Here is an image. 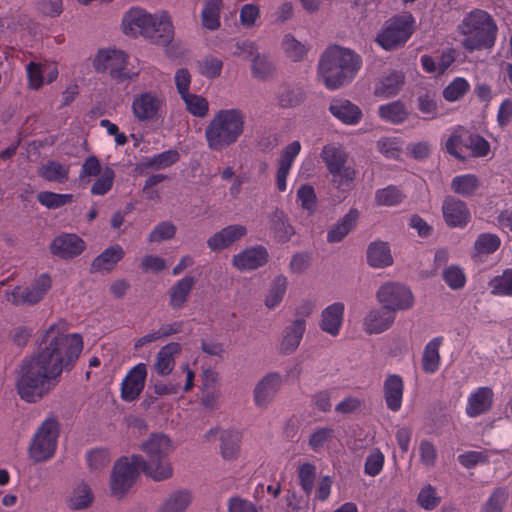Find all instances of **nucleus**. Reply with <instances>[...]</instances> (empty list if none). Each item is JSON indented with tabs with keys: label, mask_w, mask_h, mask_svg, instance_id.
Instances as JSON below:
<instances>
[{
	"label": "nucleus",
	"mask_w": 512,
	"mask_h": 512,
	"mask_svg": "<svg viewBox=\"0 0 512 512\" xmlns=\"http://www.w3.org/2000/svg\"><path fill=\"white\" fill-rule=\"evenodd\" d=\"M220 451L225 460H233L239 454L240 435L236 431L225 430L220 434Z\"/></svg>",
	"instance_id": "38"
},
{
	"label": "nucleus",
	"mask_w": 512,
	"mask_h": 512,
	"mask_svg": "<svg viewBox=\"0 0 512 512\" xmlns=\"http://www.w3.org/2000/svg\"><path fill=\"white\" fill-rule=\"evenodd\" d=\"M493 390L490 387H478L473 391L467 401L466 413L470 417H477L489 411L493 402Z\"/></svg>",
	"instance_id": "17"
},
{
	"label": "nucleus",
	"mask_w": 512,
	"mask_h": 512,
	"mask_svg": "<svg viewBox=\"0 0 512 512\" xmlns=\"http://www.w3.org/2000/svg\"><path fill=\"white\" fill-rule=\"evenodd\" d=\"M94 501L91 487L84 482L78 483L72 490L68 504L72 510H84L89 508Z\"/></svg>",
	"instance_id": "32"
},
{
	"label": "nucleus",
	"mask_w": 512,
	"mask_h": 512,
	"mask_svg": "<svg viewBox=\"0 0 512 512\" xmlns=\"http://www.w3.org/2000/svg\"><path fill=\"white\" fill-rule=\"evenodd\" d=\"M379 302L395 313L397 310L407 309L412 305L413 297L411 292L398 283H386L377 293Z\"/></svg>",
	"instance_id": "13"
},
{
	"label": "nucleus",
	"mask_w": 512,
	"mask_h": 512,
	"mask_svg": "<svg viewBox=\"0 0 512 512\" xmlns=\"http://www.w3.org/2000/svg\"><path fill=\"white\" fill-rule=\"evenodd\" d=\"M306 323L304 318L295 319L285 330L281 342V352L286 355L292 354L298 347L305 332Z\"/></svg>",
	"instance_id": "25"
},
{
	"label": "nucleus",
	"mask_w": 512,
	"mask_h": 512,
	"mask_svg": "<svg viewBox=\"0 0 512 512\" xmlns=\"http://www.w3.org/2000/svg\"><path fill=\"white\" fill-rule=\"evenodd\" d=\"M394 321V313L384 306L372 309L364 320L365 331L368 334H378L387 330Z\"/></svg>",
	"instance_id": "20"
},
{
	"label": "nucleus",
	"mask_w": 512,
	"mask_h": 512,
	"mask_svg": "<svg viewBox=\"0 0 512 512\" xmlns=\"http://www.w3.org/2000/svg\"><path fill=\"white\" fill-rule=\"evenodd\" d=\"M38 201L48 209H57L73 201L72 194H57L54 192L43 191L37 195Z\"/></svg>",
	"instance_id": "48"
},
{
	"label": "nucleus",
	"mask_w": 512,
	"mask_h": 512,
	"mask_svg": "<svg viewBox=\"0 0 512 512\" xmlns=\"http://www.w3.org/2000/svg\"><path fill=\"white\" fill-rule=\"evenodd\" d=\"M329 109L335 117L346 124H355L361 117L360 109L348 100H335Z\"/></svg>",
	"instance_id": "31"
},
{
	"label": "nucleus",
	"mask_w": 512,
	"mask_h": 512,
	"mask_svg": "<svg viewBox=\"0 0 512 512\" xmlns=\"http://www.w3.org/2000/svg\"><path fill=\"white\" fill-rule=\"evenodd\" d=\"M85 248V241L73 233H63L56 236L49 246L50 253L63 260L78 257Z\"/></svg>",
	"instance_id": "14"
},
{
	"label": "nucleus",
	"mask_w": 512,
	"mask_h": 512,
	"mask_svg": "<svg viewBox=\"0 0 512 512\" xmlns=\"http://www.w3.org/2000/svg\"><path fill=\"white\" fill-rule=\"evenodd\" d=\"M191 494L187 490H178L170 495L159 506L157 512H184L191 503Z\"/></svg>",
	"instance_id": "35"
},
{
	"label": "nucleus",
	"mask_w": 512,
	"mask_h": 512,
	"mask_svg": "<svg viewBox=\"0 0 512 512\" xmlns=\"http://www.w3.org/2000/svg\"><path fill=\"white\" fill-rule=\"evenodd\" d=\"M124 33L140 34L152 43L166 46L174 38V27L170 15L166 11L151 14L142 8H132L123 19Z\"/></svg>",
	"instance_id": "3"
},
{
	"label": "nucleus",
	"mask_w": 512,
	"mask_h": 512,
	"mask_svg": "<svg viewBox=\"0 0 512 512\" xmlns=\"http://www.w3.org/2000/svg\"><path fill=\"white\" fill-rule=\"evenodd\" d=\"M178 159L179 153L175 150H169L149 159L147 162L143 163V166L146 168L159 170L172 165Z\"/></svg>",
	"instance_id": "53"
},
{
	"label": "nucleus",
	"mask_w": 512,
	"mask_h": 512,
	"mask_svg": "<svg viewBox=\"0 0 512 512\" xmlns=\"http://www.w3.org/2000/svg\"><path fill=\"white\" fill-rule=\"evenodd\" d=\"M161 95L148 91L137 95L132 103L134 116L140 121H149L157 118L162 107Z\"/></svg>",
	"instance_id": "15"
},
{
	"label": "nucleus",
	"mask_w": 512,
	"mask_h": 512,
	"mask_svg": "<svg viewBox=\"0 0 512 512\" xmlns=\"http://www.w3.org/2000/svg\"><path fill=\"white\" fill-rule=\"evenodd\" d=\"M457 31L463 36L462 46L473 52L491 49L496 42L498 27L487 11L473 9L458 24Z\"/></svg>",
	"instance_id": "4"
},
{
	"label": "nucleus",
	"mask_w": 512,
	"mask_h": 512,
	"mask_svg": "<svg viewBox=\"0 0 512 512\" xmlns=\"http://www.w3.org/2000/svg\"><path fill=\"white\" fill-rule=\"evenodd\" d=\"M64 323L53 324L46 331L39 351L23 361L16 387L27 402L40 400L55 385L65 366L72 364L83 348L78 334H65Z\"/></svg>",
	"instance_id": "1"
},
{
	"label": "nucleus",
	"mask_w": 512,
	"mask_h": 512,
	"mask_svg": "<svg viewBox=\"0 0 512 512\" xmlns=\"http://www.w3.org/2000/svg\"><path fill=\"white\" fill-rule=\"evenodd\" d=\"M442 338H435L429 342L424 350L422 366L425 372L433 373L439 365V347L442 344Z\"/></svg>",
	"instance_id": "41"
},
{
	"label": "nucleus",
	"mask_w": 512,
	"mask_h": 512,
	"mask_svg": "<svg viewBox=\"0 0 512 512\" xmlns=\"http://www.w3.org/2000/svg\"><path fill=\"white\" fill-rule=\"evenodd\" d=\"M301 145L298 141L289 144L283 151L277 171V188L279 191H286V178L294 161V158L299 154Z\"/></svg>",
	"instance_id": "24"
},
{
	"label": "nucleus",
	"mask_w": 512,
	"mask_h": 512,
	"mask_svg": "<svg viewBox=\"0 0 512 512\" xmlns=\"http://www.w3.org/2000/svg\"><path fill=\"white\" fill-rule=\"evenodd\" d=\"M491 293L496 296H512V269H506L489 282Z\"/></svg>",
	"instance_id": "42"
},
{
	"label": "nucleus",
	"mask_w": 512,
	"mask_h": 512,
	"mask_svg": "<svg viewBox=\"0 0 512 512\" xmlns=\"http://www.w3.org/2000/svg\"><path fill=\"white\" fill-rule=\"evenodd\" d=\"M147 376L146 365L140 363L133 367L123 380L121 387L122 398L126 401L136 399L142 392Z\"/></svg>",
	"instance_id": "16"
},
{
	"label": "nucleus",
	"mask_w": 512,
	"mask_h": 512,
	"mask_svg": "<svg viewBox=\"0 0 512 512\" xmlns=\"http://www.w3.org/2000/svg\"><path fill=\"white\" fill-rule=\"evenodd\" d=\"M59 424L54 418L46 419L37 430L29 447V455L35 462H43L51 458L55 452Z\"/></svg>",
	"instance_id": "9"
},
{
	"label": "nucleus",
	"mask_w": 512,
	"mask_h": 512,
	"mask_svg": "<svg viewBox=\"0 0 512 512\" xmlns=\"http://www.w3.org/2000/svg\"><path fill=\"white\" fill-rule=\"evenodd\" d=\"M247 234L243 225H230L213 234L207 241L212 251L223 250Z\"/></svg>",
	"instance_id": "18"
},
{
	"label": "nucleus",
	"mask_w": 512,
	"mask_h": 512,
	"mask_svg": "<svg viewBox=\"0 0 512 512\" xmlns=\"http://www.w3.org/2000/svg\"><path fill=\"white\" fill-rule=\"evenodd\" d=\"M381 118L392 123L403 122L408 117V111L403 103L395 101L379 108Z\"/></svg>",
	"instance_id": "43"
},
{
	"label": "nucleus",
	"mask_w": 512,
	"mask_h": 512,
	"mask_svg": "<svg viewBox=\"0 0 512 512\" xmlns=\"http://www.w3.org/2000/svg\"><path fill=\"white\" fill-rule=\"evenodd\" d=\"M279 384L276 373L266 375L254 389V400L257 406H265L274 396Z\"/></svg>",
	"instance_id": "28"
},
{
	"label": "nucleus",
	"mask_w": 512,
	"mask_h": 512,
	"mask_svg": "<svg viewBox=\"0 0 512 512\" xmlns=\"http://www.w3.org/2000/svg\"><path fill=\"white\" fill-rule=\"evenodd\" d=\"M471 221V212L464 201L450 198V228H464Z\"/></svg>",
	"instance_id": "39"
},
{
	"label": "nucleus",
	"mask_w": 512,
	"mask_h": 512,
	"mask_svg": "<svg viewBox=\"0 0 512 512\" xmlns=\"http://www.w3.org/2000/svg\"><path fill=\"white\" fill-rule=\"evenodd\" d=\"M335 436L334 430L329 427L319 428L309 438L310 447L317 451Z\"/></svg>",
	"instance_id": "58"
},
{
	"label": "nucleus",
	"mask_w": 512,
	"mask_h": 512,
	"mask_svg": "<svg viewBox=\"0 0 512 512\" xmlns=\"http://www.w3.org/2000/svg\"><path fill=\"white\" fill-rule=\"evenodd\" d=\"M417 503L425 510H433L439 505L440 498L437 496L435 489L431 485H426L420 490L417 497Z\"/></svg>",
	"instance_id": "54"
},
{
	"label": "nucleus",
	"mask_w": 512,
	"mask_h": 512,
	"mask_svg": "<svg viewBox=\"0 0 512 512\" xmlns=\"http://www.w3.org/2000/svg\"><path fill=\"white\" fill-rule=\"evenodd\" d=\"M278 105L282 108H292L304 101V93L301 89L283 85L277 92Z\"/></svg>",
	"instance_id": "40"
},
{
	"label": "nucleus",
	"mask_w": 512,
	"mask_h": 512,
	"mask_svg": "<svg viewBox=\"0 0 512 512\" xmlns=\"http://www.w3.org/2000/svg\"><path fill=\"white\" fill-rule=\"evenodd\" d=\"M384 464V455L379 451L376 450L373 453H371L365 462V473L370 476H376L378 475Z\"/></svg>",
	"instance_id": "63"
},
{
	"label": "nucleus",
	"mask_w": 512,
	"mask_h": 512,
	"mask_svg": "<svg viewBox=\"0 0 512 512\" xmlns=\"http://www.w3.org/2000/svg\"><path fill=\"white\" fill-rule=\"evenodd\" d=\"M36 8L46 16L57 17L62 11V0H36Z\"/></svg>",
	"instance_id": "62"
},
{
	"label": "nucleus",
	"mask_w": 512,
	"mask_h": 512,
	"mask_svg": "<svg viewBox=\"0 0 512 512\" xmlns=\"http://www.w3.org/2000/svg\"><path fill=\"white\" fill-rule=\"evenodd\" d=\"M245 115L239 109L219 110L205 128L208 148L222 152L235 144L244 131Z\"/></svg>",
	"instance_id": "5"
},
{
	"label": "nucleus",
	"mask_w": 512,
	"mask_h": 512,
	"mask_svg": "<svg viewBox=\"0 0 512 512\" xmlns=\"http://www.w3.org/2000/svg\"><path fill=\"white\" fill-rule=\"evenodd\" d=\"M181 351V345L179 343H169L163 346L156 355L153 369L160 376H166L170 374L174 368L175 360L174 356L179 354Z\"/></svg>",
	"instance_id": "23"
},
{
	"label": "nucleus",
	"mask_w": 512,
	"mask_h": 512,
	"mask_svg": "<svg viewBox=\"0 0 512 512\" xmlns=\"http://www.w3.org/2000/svg\"><path fill=\"white\" fill-rule=\"evenodd\" d=\"M344 305L334 303L322 312L321 328L332 336H336L343 320Z\"/></svg>",
	"instance_id": "29"
},
{
	"label": "nucleus",
	"mask_w": 512,
	"mask_h": 512,
	"mask_svg": "<svg viewBox=\"0 0 512 512\" xmlns=\"http://www.w3.org/2000/svg\"><path fill=\"white\" fill-rule=\"evenodd\" d=\"M367 261L375 268L390 266L393 263V257L388 244L382 241L371 243L367 249Z\"/></svg>",
	"instance_id": "30"
},
{
	"label": "nucleus",
	"mask_w": 512,
	"mask_h": 512,
	"mask_svg": "<svg viewBox=\"0 0 512 512\" xmlns=\"http://www.w3.org/2000/svg\"><path fill=\"white\" fill-rule=\"evenodd\" d=\"M402 195L399 190L394 187H388L380 190L376 194L377 203L380 205L391 206L401 201Z\"/></svg>",
	"instance_id": "64"
},
{
	"label": "nucleus",
	"mask_w": 512,
	"mask_h": 512,
	"mask_svg": "<svg viewBox=\"0 0 512 512\" xmlns=\"http://www.w3.org/2000/svg\"><path fill=\"white\" fill-rule=\"evenodd\" d=\"M463 146L471 151L475 158L485 157L490 152V143L479 134H468L462 141Z\"/></svg>",
	"instance_id": "44"
},
{
	"label": "nucleus",
	"mask_w": 512,
	"mask_h": 512,
	"mask_svg": "<svg viewBox=\"0 0 512 512\" xmlns=\"http://www.w3.org/2000/svg\"><path fill=\"white\" fill-rule=\"evenodd\" d=\"M282 47L286 55L294 62L303 60L307 52L305 44L298 41L292 34H286L284 36Z\"/></svg>",
	"instance_id": "47"
},
{
	"label": "nucleus",
	"mask_w": 512,
	"mask_h": 512,
	"mask_svg": "<svg viewBox=\"0 0 512 512\" xmlns=\"http://www.w3.org/2000/svg\"><path fill=\"white\" fill-rule=\"evenodd\" d=\"M184 100L186 109L197 117H204L208 113V102L207 100L196 94L187 93L184 96H181Z\"/></svg>",
	"instance_id": "50"
},
{
	"label": "nucleus",
	"mask_w": 512,
	"mask_h": 512,
	"mask_svg": "<svg viewBox=\"0 0 512 512\" xmlns=\"http://www.w3.org/2000/svg\"><path fill=\"white\" fill-rule=\"evenodd\" d=\"M275 71L274 64L268 56L255 53L252 59V73L255 78L266 80L273 75Z\"/></svg>",
	"instance_id": "45"
},
{
	"label": "nucleus",
	"mask_w": 512,
	"mask_h": 512,
	"mask_svg": "<svg viewBox=\"0 0 512 512\" xmlns=\"http://www.w3.org/2000/svg\"><path fill=\"white\" fill-rule=\"evenodd\" d=\"M268 260V253L264 247H254L244 250L233 257V265L239 270H253L264 265Z\"/></svg>",
	"instance_id": "19"
},
{
	"label": "nucleus",
	"mask_w": 512,
	"mask_h": 512,
	"mask_svg": "<svg viewBox=\"0 0 512 512\" xmlns=\"http://www.w3.org/2000/svg\"><path fill=\"white\" fill-rule=\"evenodd\" d=\"M113 179L114 171L111 168L106 167L102 171L99 179L93 184L91 188V193L94 195L106 194L112 187Z\"/></svg>",
	"instance_id": "56"
},
{
	"label": "nucleus",
	"mask_w": 512,
	"mask_h": 512,
	"mask_svg": "<svg viewBox=\"0 0 512 512\" xmlns=\"http://www.w3.org/2000/svg\"><path fill=\"white\" fill-rule=\"evenodd\" d=\"M193 276H185L177 281L169 290V306L173 310L182 309L195 285Z\"/></svg>",
	"instance_id": "21"
},
{
	"label": "nucleus",
	"mask_w": 512,
	"mask_h": 512,
	"mask_svg": "<svg viewBox=\"0 0 512 512\" xmlns=\"http://www.w3.org/2000/svg\"><path fill=\"white\" fill-rule=\"evenodd\" d=\"M508 494L504 488H496L482 507V512H503Z\"/></svg>",
	"instance_id": "52"
},
{
	"label": "nucleus",
	"mask_w": 512,
	"mask_h": 512,
	"mask_svg": "<svg viewBox=\"0 0 512 512\" xmlns=\"http://www.w3.org/2000/svg\"><path fill=\"white\" fill-rule=\"evenodd\" d=\"M414 19L410 14L398 15L388 20L377 35V43L385 50L403 45L413 33Z\"/></svg>",
	"instance_id": "8"
},
{
	"label": "nucleus",
	"mask_w": 512,
	"mask_h": 512,
	"mask_svg": "<svg viewBox=\"0 0 512 512\" xmlns=\"http://www.w3.org/2000/svg\"><path fill=\"white\" fill-rule=\"evenodd\" d=\"M87 461L92 472H100L108 466L110 457L106 450H94L88 454Z\"/></svg>",
	"instance_id": "57"
},
{
	"label": "nucleus",
	"mask_w": 512,
	"mask_h": 512,
	"mask_svg": "<svg viewBox=\"0 0 512 512\" xmlns=\"http://www.w3.org/2000/svg\"><path fill=\"white\" fill-rule=\"evenodd\" d=\"M404 384L401 377L390 375L384 382L383 392L387 407L396 412L402 404Z\"/></svg>",
	"instance_id": "26"
},
{
	"label": "nucleus",
	"mask_w": 512,
	"mask_h": 512,
	"mask_svg": "<svg viewBox=\"0 0 512 512\" xmlns=\"http://www.w3.org/2000/svg\"><path fill=\"white\" fill-rule=\"evenodd\" d=\"M480 187V180L475 174L455 176L450 182V188L463 197H471Z\"/></svg>",
	"instance_id": "36"
},
{
	"label": "nucleus",
	"mask_w": 512,
	"mask_h": 512,
	"mask_svg": "<svg viewBox=\"0 0 512 512\" xmlns=\"http://www.w3.org/2000/svg\"><path fill=\"white\" fill-rule=\"evenodd\" d=\"M223 68L222 60L214 57H206L199 62V72L210 79L220 76Z\"/></svg>",
	"instance_id": "55"
},
{
	"label": "nucleus",
	"mask_w": 512,
	"mask_h": 512,
	"mask_svg": "<svg viewBox=\"0 0 512 512\" xmlns=\"http://www.w3.org/2000/svg\"><path fill=\"white\" fill-rule=\"evenodd\" d=\"M287 280L283 276H278L273 281L272 287L265 300V305L271 309L277 306L283 299L286 292Z\"/></svg>",
	"instance_id": "51"
},
{
	"label": "nucleus",
	"mask_w": 512,
	"mask_h": 512,
	"mask_svg": "<svg viewBox=\"0 0 512 512\" xmlns=\"http://www.w3.org/2000/svg\"><path fill=\"white\" fill-rule=\"evenodd\" d=\"M141 462L140 455L124 456L115 462L110 475V492L113 497L123 498L135 484L141 470Z\"/></svg>",
	"instance_id": "7"
},
{
	"label": "nucleus",
	"mask_w": 512,
	"mask_h": 512,
	"mask_svg": "<svg viewBox=\"0 0 512 512\" xmlns=\"http://www.w3.org/2000/svg\"><path fill=\"white\" fill-rule=\"evenodd\" d=\"M140 449L145 453L142 457L141 470L155 481H162L172 476L173 469L168 461L171 451V441L164 434H153L143 441Z\"/></svg>",
	"instance_id": "6"
},
{
	"label": "nucleus",
	"mask_w": 512,
	"mask_h": 512,
	"mask_svg": "<svg viewBox=\"0 0 512 512\" xmlns=\"http://www.w3.org/2000/svg\"><path fill=\"white\" fill-rule=\"evenodd\" d=\"M124 250L120 245H113L98 255L91 264V272H110L124 257Z\"/></svg>",
	"instance_id": "22"
},
{
	"label": "nucleus",
	"mask_w": 512,
	"mask_h": 512,
	"mask_svg": "<svg viewBox=\"0 0 512 512\" xmlns=\"http://www.w3.org/2000/svg\"><path fill=\"white\" fill-rule=\"evenodd\" d=\"M176 233V226L171 222H162L151 232L149 241H163L172 239Z\"/></svg>",
	"instance_id": "60"
},
{
	"label": "nucleus",
	"mask_w": 512,
	"mask_h": 512,
	"mask_svg": "<svg viewBox=\"0 0 512 512\" xmlns=\"http://www.w3.org/2000/svg\"><path fill=\"white\" fill-rule=\"evenodd\" d=\"M100 173L102 172L99 160L95 156H90L82 165L80 181L84 184H87L89 182V177L96 176Z\"/></svg>",
	"instance_id": "61"
},
{
	"label": "nucleus",
	"mask_w": 512,
	"mask_h": 512,
	"mask_svg": "<svg viewBox=\"0 0 512 512\" xmlns=\"http://www.w3.org/2000/svg\"><path fill=\"white\" fill-rule=\"evenodd\" d=\"M359 217L357 210H350L343 219L334 225L327 233V241L329 243L340 242L355 226Z\"/></svg>",
	"instance_id": "34"
},
{
	"label": "nucleus",
	"mask_w": 512,
	"mask_h": 512,
	"mask_svg": "<svg viewBox=\"0 0 512 512\" xmlns=\"http://www.w3.org/2000/svg\"><path fill=\"white\" fill-rule=\"evenodd\" d=\"M52 287V280L48 274H42L26 288L15 287L8 294V301L15 306H32L43 300Z\"/></svg>",
	"instance_id": "11"
},
{
	"label": "nucleus",
	"mask_w": 512,
	"mask_h": 512,
	"mask_svg": "<svg viewBox=\"0 0 512 512\" xmlns=\"http://www.w3.org/2000/svg\"><path fill=\"white\" fill-rule=\"evenodd\" d=\"M270 229L280 242H287L295 234L288 216L280 209H275L269 217Z\"/></svg>",
	"instance_id": "27"
},
{
	"label": "nucleus",
	"mask_w": 512,
	"mask_h": 512,
	"mask_svg": "<svg viewBox=\"0 0 512 512\" xmlns=\"http://www.w3.org/2000/svg\"><path fill=\"white\" fill-rule=\"evenodd\" d=\"M98 72L108 71L110 76L117 80L130 78L126 72V55L115 49L101 50L93 61Z\"/></svg>",
	"instance_id": "12"
},
{
	"label": "nucleus",
	"mask_w": 512,
	"mask_h": 512,
	"mask_svg": "<svg viewBox=\"0 0 512 512\" xmlns=\"http://www.w3.org/2000/svg\"><path fill=\"white\" fill-rule=\"evenodd\" d=\"M222 7L223 0H205V6L201 13V22L205 29L214 31L220 27V11Z\"/></svg>",
	"instance_id": "37"
},
{
	"label": "nucleus",
	"mask_w": 512,
	"mask_h": 512,
	"mask_svg": "<svg viewBox=\"0 0 512 512\" xmlns=\"http://www.w3.org/2000/svg\"><path fill=\"white\" fill-rule=\"evenodd\" d=\"M403 84V76L399 73H392L385 77L380 85L375 89L377 96H392L395 95Z\"/></svg>",
	"instance_id": "49"
},
{
	"label": "nucleus",
	"mask_w": 512,
	"mask_h": 512,
	"mask_svg": "<svg viewBox=\"0 0 512 512\" xmlns=\"http://www.w3.org/2000/svg\"><path fill=\"white\" fill-rule=\"evenodd\" d=\"M321 157L326 163L329 172L333 175V183L338 187L353 181L355 171L345 166L347 154L342 147L335 144H328L323 148Z\"/></svg>",
	"instance_id": "10"
},
{
	"label": "nucleus",
	"mask_w": 512,
	"mask_h": 512,
	"mask_svg": "<svg viewBox=\"0 0 512 512\" xmlns=\"http://www.w3.org/2000/svg\"><path fill=\"white\" fill-rule=\"evenodd\" d=\"M361 66L354 51L338 45L328 47L318 63V76L328 89H337L351 81Z\"/></svg>",
	"instance_id": "2"
},
{
	"label": "nucleus",
	"mask_w": 512,
	"mask_h": 512,
	"mask_svg": "<svg viewBox=\"0 0 512 512\" xmlns=\"http://www.w3.org/2000/svg\"><path fill=\"white\" fill-rule=\"evenodd\" d=\"M37 174L49 182L64 183L68 179L69 167L55 160H49L38 167Z\"/></svg>",
	"instance_id": "33"
},
{
	"label": "nucleus",
	"mask_w": 512,
	"mask_h": 512,
	"mask_svg": "<svg viewBox=\"0 0 512 512\" xmlns=\"http://www.w3.org/2000/svg\"><path fill=\"white\" fill-rule=\"evenodd\" d=\"M500 238L496 234L481 233L475 240L474 249L478 254L489 255L499 249Z\"/></svg>",
	"instance_id": "46"
},
{
	"label": "nucleus",
	"mask_w": 512,
	"mask_h": 512,
	"mask_svg": "<svg viewBox=\"0 0 512 512\" xmlns=\"http://www.w3.org/2000/svg\"><path fill=\"white\" fill-rule=\"evenodd\" d=\"M298 476L303 490L309 495L314 487L315 467L309 463L303 464L299 468Z\"/></svg>",
	"instance_id": "59"
}]
</instances>
